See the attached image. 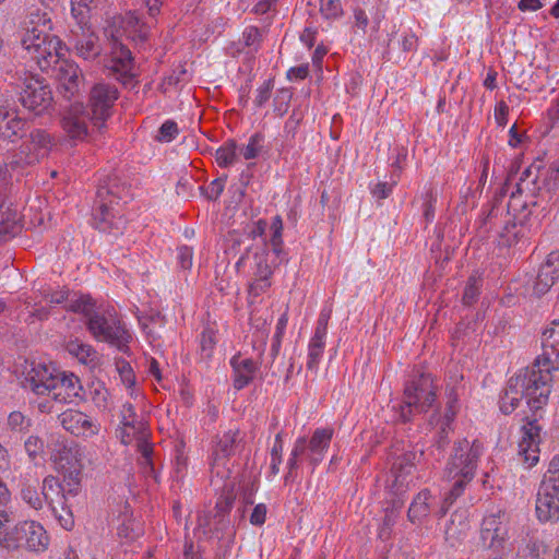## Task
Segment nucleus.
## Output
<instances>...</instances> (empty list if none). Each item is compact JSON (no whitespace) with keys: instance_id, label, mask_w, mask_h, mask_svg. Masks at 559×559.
<instances>
[{"instance_id":"obj_13","label":"nucleus","mask_w":559,"mask_h":559,"mask_svg":"<svg viewBox=\"0 0 559 559\" xmlns=\"http://www.w3.org/2000/svg\"><path fill=\"white\" fill-rule=\"evenodd\" d=\"M61 51L58 52V61L49 66V71L59 81L62 96L71 100L80 93L83 75L78 64L62 58Z\"/></svg>"},{"instance_id":"obj_57","label":"nucleus","mask_w":559,"mask_h":559,"mask_svg":"<svg viewBox=\"0 0 559 559\" xmlns=\"http://www.w3.org/2000/svg\"><path fill=\"white\" fill-rule=\"evenodd\" d=\"M211 473L221 479H227L230 476V468L228 467V457L222 459L221 455H213L211 465Z\"/></svg>"},{"instance_id":"obj_38","label":"nucleus","mask_w":559,"mask_h":559,"mask_svg":"<svg viewBox=\"0 0 559 559\" xmlns=\"http://www.w3.org/2000/svg\"><path fill=\"white\" fill-rule=\"evenodd\" d=\"M239 441V431L229 430L225 432L218 440L213 455H221L222 459L229 457L235 454L237 443Z\"/></svg>"},{"instance_id":"obj_58","label":"nucleus","mask_w":559,"mask_h":559,"mask_svg":"<svg viewBox=\"0 0 559 559\" xmlns=\"http://www.w3.org/2000/svg\"><path fill=\"white\" fill-rule=\"evenodd\" d=\"M307 450V439L305 437H300L296 440L294 449L290 453V457L288 460V475L290 476L293 471L298 466V457L300 455L306 454Z\"/></svg>"},{"instance_id":"obj_47","label":"nucleus","mask_w":559,"mask_h":559,"mask_svg":"<svg viewBox=\"0 0 559 559\" xmlns=\"http://www.w3.org/2000/svg\"><path fill=\"white\" fill-rule=\"evenodd\" d=\"M8 426L13 432L27 433L32 427V419L19 411L8 416Z\"/></svg>"},{"instance_id":"obj_40","label":"nucleus","mask_w":559,"mask_h":559,"mask_svg":"<svg viewBox=\"0 0 559 559\" xmlns=\"http://www.w3.org/2000/svg\"><path fill=\"white\" fill-rule=\"evenodd\" d=\"M117 436L123 444H130L133 440L138 441L145 436H150L145 423L135 424L134 428H118Z\"/></svg>"},{"instance_id":"obj_61","label":"nucleus","mask_w":559,"mask_h":559,"mask_svg":"<svg viewBox=\"0 0 559 559\" xmlns=\"http://www.w3.org/2000/svg\"><path fill=\"white\" fill-rule=\"evenodd\" d=\"M22 498L33 509L38 510L43 507V497L37 492L36 488L31 485H25L22 488Z\"/></svg>"},{"instance_id":"obj_22","label":"nucleus","mask_w":559,"mask_h":559,"mask_svg":"<svg viewBox=\"0 0 559 559\" xmlns=\"http://www.w3.org/2000/svg\"><path fill=\"white\" fill-rule=\"evenodd\" d=\"M540 426L536 421H528L522 428V439L519 443V455L528 467L538 462V444L540 442Z\"/></svg>"},{"instance_id":"obj_26","label":"nucleus","mask_w":559,"mask_h":559,"mask_svg":"<svg viewBox=\"0 0 559 559\" xmlns=\"http://www.w3.org/2000/svg\"><path fill=\"white\" fill-rule=\"evenodd\" d=\"M267 228V223L265 219H259L251 227L247 229V231L237 238L233 239V247H243V252L236 263L237 266L245 262L246 255L253 249V247L261 246L263 239V235Z\"/></svg>"},{"instance_id":"obj_1","label":"nucleus","mask_w":559,"mask_h":559,"mask_svg":"<svg viewBox=\"0 0 559 559\" xmlns=\"http://www.w3.org/2000/svg\"><path fill=\"white\" fill-rule=\"evenodd\" d=\"M547 379V373H544V377H537L535 371L528 367L510 378L503 395L500 397L501 412L511 414L523 397L527 399L530 407H540L542 404L546 403L550 393Z\"/></svg>"},{"instance_id":"obj_63","label":"nucleus","mask_w":559,"mask_h":559,"mask_svg":"<svg viewBox=\"0 0 559 559\" xmlns=\"http://www.w3.org/2000/svg\"><path fill=\"white\" fill-rule=\"evenodd\" d=\"M479 295V282L475 277H469L468 283L464 289L462 297L463 304L471 306L473 305Z\"/></svg>"},{"instance_id":"obj_15","label":"nucleus","mask_w":559,"mask_h":559,"mask_svg":"<svg viewBox=\"0 0 559 559\" xmlns=\"http://www.w3.org/2000/svg\"><path fill=\"white\" fill-rule=\"evenodd\" d=\"M559 278V252H550L538 273L527 282L526 294L537 297L545 295Z\"/></svg>"},{"instance_id":"obj_45","label":"nucleus","mask_w":559,"mask_h":559,"mask_svg":"<svg viewBox=\"0 0 559 559\" xmlns=\"http://www.w3.org/2000/svg\"><path fill=\"white\" fill-rule=\"evenodd\" d=\"M234 501L235 495L231 490H228L225 495L218 498L214 514V520L217 523L230 522V519H226V514L230 511Z\"/></svg>"},{"instance_id":"obj_43","label":"nucleus","mask_w":559,"mask_h":559,"mask_svg":"<svg viewBox=\"0 0 559 559\" xmlns=\"http://www.w3.org/2000/svg\"><path fill=\"white\" fill-rule=\"evenodd\" d=\"M98 189L112 190L108 193V200H112L114 204L119 205V201L127 198L128 189L124 185L120 183L119 179L115 177H108V179L98 187Z\"/></svg>"},{"instance_id":"obj_41","label":"nucleus","mask_w":559,"mask_h":559,"mask_svg":"<svg viewBox=\"0 0 559 559\" xmlns=\"http://www.w3.org/2000/svg\"><path fill=\"white\" fill-rule=\"evenodd\" d=\"M324 337L312 336L308 346V361L307 368L309 370H316L324 349Z\"/></svg>"},{"instance_id":"obj_64","label":"nucleus","mask_w":559,"mask_h":559,"mask_svg":"<svg viewBox=\"0 0 559 559\" xmlns=\"http://www.w3.org/2000/svg\"><path fill=\"white\" fill-rule=\"evenodd\" d=\"M290 98L292 93L288 90H281L274 98V111L283 116L287 111Z\"/></svg>"},{"instance_id":"obj_12","label":"nucleus","mask_w":559,"mask_h":559,"mask_svg":"<svg viewBox=\"0 0 559 559\" xmlns=\"http://www.w3.org/2000/svg\"><path fill=\"white\" fill-rule=\"evenodd\" d=\"M528 368L534 370L537 377H544V373H547V386H549L551 371L559 369V321L554 322L552 326L544 332L543 354Z\"/></svg>"},{"instance_id":"obj_32","label":"nucleus","mask_w":559,"mask_h":559,"mask_svg":"<svg viewBox=\"0 0 559 559\" xmlns=\"http://www.w3.org/2000/svg\"><path fill=\"white\" fill-rule=\"evenodd\" d=\"M538 489L556 498L559 502V456H555L550 461Z\"/></svg>"},{"instance_id":"obj_34","label":"nucleus","mask_w":559,"mask_h":559,"mask_svg":"<svg viewBox=\"0 0 559 559\" xmlns=\"http://www.w3.org/2000/svg\"><path fill=\"white\" fill-rule=\"evenodd\" d=\"M26 548L31 551L43 552L48 548L49 536L45 526H28L24 531Z\"/></svg>"},{"instance_id":"obj_8","label":"nucleus","mask_w":559,"mask_h":559,"mask_svg":"<svg viewBox=\"0 0 559 559\" xmlns=\"http://www.w3.org/2000/svg\"><path fill=\"white\" fill-rule=\"evenodd\" d=\"M17 103L35 116L48 114L53 107L51 87L35 76L25 78L15 86Z\"/></svg>"},{"instance_id":"obj_36","label":"nucleus","mask_w":559,"mask_h":559,"mask_svg":"<svg viewBox=\"0 0 559 559\" xmlns=\"http://www.w3.org/2000/svg\"><path fill=\"white\" fill-rule=\"evenodd\" d=\"M108 522H120L121 524H126L131 521V513L129 512V503L123 498H109L108 500Z\"/></svg>"},{"instance_id":"obj_18","label":"nucleus","mask_w":559,"mask_h":559,"mask_svg":"<svg viewBox=\"0 0 559 559\" xmlns=\"http://www.w3.org/2000/svg\"><path fill=\"white\" fill-rule=\"evenodd\" d=\"M8 180L0 168V243L13 237L20 230V217L12 202L7 200Z\"/></svg>"},{"instance_id":"obj_23","label":"nucleus","mask_w":559,"mask_h":559,"mask_svg":"<svg viewBox=\"0 0 559 559\" xmlns=\"http://www.w3.org/2000/svg\"><path fill=\"white\" fill-rule=\"evenodd\" d=\"M540 426L536 421H528L522 428V439L519 443V455L528 467L538 462V444L540 442Z\"/></svg>"},{"instance_id":"obj_52","label":"nucleus","mask_w":559,"mask_h":559,"mask_svg":"<svg viewBox=\"0 0 559 559\" xmlns=\"http://www.w3.org/2000/svg\"><path fill=\"white\" fill-rule=\"evenodd\" d=\"M320 12L328 20H334L343 14L341 0H320Z\"/></svg>"},{"instance_id":"obj_55","label":"nucleus","mask_w":559,"mask_h":559,"mask_svg":"<svg viewBox=\"0 0 559 559\" xmlns=\"http://www.w3.org/2000/svg\"><path fill=\"white\" fill-rule=\"evenodd\" d=\"M226 180L227 175H224L211 181L206 189L200 187V190L205 194L207 200H217L224 191Z\"/></svg>"},{"instance_id":"obj_33","label":"nucleus","mask_w":559,"mask_h":559,"mask_svg":"<svg viewBox=\"0 0 559 559\" xmlns=\"http://www.w3.org/2000/svg\"><path fill=\"white\" fill-rule=\"evenodd\" d=\"M66 348L68 353L75 357L81 364L90 366L97 364V352L88 344L73 340L67 343Z\"/></svg>"},{"instance_id":"obj_28","label":"nucleus","mask_w":559,"mask_h":559,"mask_svg":"<svg viewBox=\"0 0 559 559\" xmlns=\"http://www.w3.org/2000/svg\"><path fill=\"white\" fill-rule=\"evenodd\" d=\"M261 361L254 360L253 358H241L240 355H236L231 358L230 365L234 370V388L241 390L247 386L255 376Z\"/></svg>"},{"instance_id":"obj_39","label":"nucleus","mask_w":559,"mask_h":559,"mask_svg":"<svg viewBox=\"0 0 559 559\" xmlns=\"http://www.w3.org/2000/svg\"><path fill=\"white\" fill-rule=\"evenodd\" d=\"M24 536L19 526H0V546L5 549H15Z\"/></svg>"},{"instance_id":"obj_50","label":"nucleus","mask_w":559,"mask_h":559,"mask_svg":"<svg viewBox=\"0 0 559 559\" xmlns=\"http://www.w3.org/2000/svg\"><path fill=\"white\" fill-rule=\"evenodd\" d=\"M455 414H456V412L451 403L449 405V408L444 415V419L442 420L440 430L438 432L437 445L439 449L443 448L449 442L448 433H449V430L451 429L450 424L453 420Z\"/></svg>"},{"instance_id":"obj_29","label":"nucleus","mask_w":559,"mask_h":559,"mask_svg":"<svg viewBox=\"0 0 559 559\" xmlns=\"http://www.w3.org/2000/svg\"><path fill=\"white\" fill-rule=\"evenodd\" d=\"M424 455L423 450L408 451L399 456L392 465V476L394 477V486L402 489L407 486L406 477L412 474L415 463Z\"/></svg>"},{"instance_id":"obj_7","label":"nucleus","mask_w":559,"mask_h":559,"mask_svg":"<svg viewBox=\"0 0 559 559\" xmlns=\"http://www.w3.org/2000/svg\"><path fill=\"white\" fill-rule=\"evenodd\" d=\"M53 145L55 139L48 131L33 129L23 136V142L8 165L12 169L35 165L48 156Z\"/></svg>"},{"instance_id":"obj_44","label":"nucleus","mask_w":559,"mask_h":559,"mask_svg":"<svg viewBox=\"0 0 559 559\" xmlns=\"http://www.w3.org/2000/svg\"><path fill=\"white\" fill-rule=\"evenodd\" d=\"M40 28V27H51L50 26V17L46 11H40L39 9L31 10L23 21V28L27 32V28Z\"/></svg>"},{"instance_id":"obj_16","label":"nucleus","mask_w":559,"mask_h":559,"mask_svg":"<svg viewBox=\"0 0 559 559\" xmlns=\"http://www.w3.org/2000/svg\"><path fill=\"white\" fill-rule=\"evenodd\" d=\"M69 45L75 55L84 60H93L102 52L99 38L87 24L71 29Z\"/></svg>"},{"instance_id":"obj_3","label":"nucleus","mask_w":559,"mask_h":559,"mask_svg":"<svg viewBox=\"0 0 559 559\" xmlns=\"http://www.w3.org/2000/svg\"><path fill=\"white\" fill-rule=\"evenodd\" d=\"M481 453L483 445L477 440L471 443L467 439H462L455 443L454 453L445 468L448 478L454 480L445 502L452 503L463 493L465 486L475 476Z\"/></svg>"},{"instance_id":"obj_49","label":"nucleus","mask_w":559,"mask_h":559,"mask_svg":"<svg viewBox=\"0 0 559 559\" xmlns=\"http://www.w3.org/2000/svg\"><path fill=\"white\" fill-rule=\"evenodd\" d=\"M271 230H272V237L270 239L272 250L274 254L277 257L282 253L283 250V239H282V231H283V221L280 215H276L271 224Z\"/></svg>"},{"instance_id":"obj_11","label":"nucleus","mask_w":559,"mask_h":559,"mask_svg":"<svg viewBox=\"0 0 559 559\" xmlns=\"http://www.w3.org/2000/svg\"><path fill=\"white\" fill-rule=\"evenodd\" d=\"M111 190L98 189L96 194L97 207L94 212L95 227L108 234H121L126 226V219L121 214L120 206L108 200V193Z\"/></svg>"},{"instance_id":"obj_42","label":"nucleus","mask_w":559,"mask_h":559,"mask_svg":"<svg viewBox=\"0 0 559 559\" xmlns=\"http://www.w3.org/2000/svg\"><path fill=\"white\" fill-rule=\"evenodd\" d=\"M95 0H71V13L78 25L87 24Z\"/></svg>"},{"instance_id":"obj_5","label":"nucleus","mask_w":559,"mask_h":559,"mask_svg":"<svg viewBox=\"0 0 559 559\" xmlns=\"http://www.w3.org/2000/svg\"><path fill=\"white\" fill-rule=\"evenodd\" d=\"M50 29L51 27H28L21 38L23 48L43 72H49V66L58 61V52L63 49L61 40L48 34Z\"/></svg>"},{"instance_id":"obj_17","label":"nucleus","mask_w":559,"mask_h":559,"mask_svg":"<svg viewBox=\"0 0 559 559\" xmlns=\"http://www.w3.org/2000/svg\"><path fill=\"white\" fill-rule=\"evenodd\" d=\"M50 393L52 400L61 404L79 405L85 400L81 381L74 373L58 372Z\"/></svg>"},{"instance_id":"obj_20","label":"nucleus","mask_w":559,"mask_h":559,"mask_svg":"<svg viewBox=\"0 0 559 559\" xmlns=\"http://www.w3.org/2000/svg\"><path fill=\"white\" fill-rule=\"evenodd\" d=\"M57 373L52 366L32 364L24 379V388L37 395L50 394Z\"/></svg>"},{"instance_id":"obj_2","label":"nucleus","mask_w":559,"mask_h":559,"mask_svg":"<svg viewBox=\"0 0 559 559\" xmlns=\"http://www.w3.org/2000/svg\"><path fill=\"white\" fill-rule=\"evenodd\" d=\"M559 158L550 164L547 169L531 165L521 175L516 185L519 193H526L532 198L530 204L542 206L556 203L559 200Z\"/></svg>"},{"instance_id":"obj_21","label":"nucleus","mask_w":559,"mask_h":559,"mask_svg":"<svg viewBox=\"0 0 559 559\" xmlns=\"http://www.w3.org/2000/svg\"><path fill=\"white\" fill-rule=\"evenodd\" d=\"M87 121L91 115L82 103H73L63 114L61 127L71 139H84L87 135Z\"/></svg>"},{"instance_id":"obj_53","label":"nucleus","mask_w":559,"mask_h":559,"mask_svg":"<svg viewBox=\"0 0 559 559\" xmlns=\"http://www.w3.org/2000/svg\"><path fill=\"white\" fill-rule=\"evenodd\" d=\"M144 423L134 412V407L130 403H126L122 405L120 409V427L126 428L131 427L134 428L135 424Z\"/></svg>"},{"instance_id":"obj_4","label":"nucleus","mask_w":559,"mask_h":559,"mask_svg":"<svg viewBox=\"0 0 559 559\" xmlns=\"http://www.w3.org/2000/svg\"><path fill=\"white\" fill-rule=\"evenodd\" d=\"M436 400V386L430 374L420 373L408 381L404 389L403 403L399 405V420L407 423L415 413L427 412Z\"/></svg>"},{"instance_id":"obj_19","label":"nucleus","mask_w":559,"mask_h":559,"mask_svg":"<svg viewBox=\"0 0 559 559\" xmlns=\"http://www.w3.org/2000/svg\"><path fill=\"white\" fill-rule=\"evenodd\" d=\"M61 426L75 437L88 438L99 432L100 425L83 412L67 409L59 415Z\"/></svg>"},{"instance_id":"obj_62","label":"nucleus","mask_w":559,"mask_h":559,"mask_svg":"<svg viewBox=\"0 0 559 559\" xmlns=\"http://www.w3.org/2000/svg\"><path fill=\"white\" fill-rule=\"evenodd\" d=\"M177 134V123L173 120H167L160 126L158 134L156 135V140L159 142H170L176 138Z\"/></svg>"},{"instance_id":"obj_51","label":"nucleus","mask_w":559,"mask_h":559,"mask_svg":"<svg viewBox=\"0 0 559 559\" xmlns=\"http://www.w3.org/2000/svg\"><path fill=\"white\" fill-rule=\"evenodd\" d=\"M520 231L515 223L508 222L503 228L498 231L500 243L507 247L515 245L519 240Z\"/></svg>"},{"instance_id":"obj_31","label":"nucleus","mask_w":559,"mask_h":559,"mask_svg":"<svg viewBox=\"0 0 559 559\" xmlns=\"http://www.w3.org/2000/svg\"><path fill=\"white\" fill-rule=\"evenodd\" d=\"M536 515L540 522H558L559 501L538 489L536 498Z\"/></svg>"},{"instance_id":"obj_6","label":"nucleus","mask_w":559,"mask_h":559,"mask_svg":"<svg viewBox=\"0 0 559 559\" xmlns=\"http://www.w3.org/2000/svg\"><path fill=\"white\" fill-rule=\"evenodd\" d=\"M91 334L98 341L110 343L126 352L131 335L122 325L114 309H96L86 320Z\"/></svg>"},{"instance_id":"obj_37","label":"nucleus","mask_w":559,"mask_h":559,"mask_svg":"<svg viewBox=\"0 0 559 559\" xmlns=\"http://www.w3.org/2000/svg\"><path fill=\"white\" fill-rule=\"evenodd\" d=\"M429 499L430 492L427 490L420 491L413 500L407 516L411 522L424 521L429 513Z\"/></svg>"},{"instance_id":"obj_25","label":"nucleus","mask_w":559,"mask_h":559,"mask_svg":"<svg viewBox=\"0 0 559 559\" xmlns=\"http://www.w3.org/2000/svg\"><path fill=\"white\" fill-rule=\"evenodd\" d=\"M25 124V119L17 115L16 109L11 112L10 103L0 107V139L15 142L22 138L21 131H23Z\"/></svg>"},{"instance_id":"obj_60","label":"nucleus","mask_w":559,"mask_h":559,"mask_svg":"<svg viewBox=\"0 0 559 559\" xmlns=\"http://www.w3.org/2000/svg\"><path fill=\"white\" fill-rule=\"evenodd\" d=\"M116 534L122 544H128L143 535V530L142 526H117Z\"/></svg>"},{"instance_id":"obj_48","label":"nucleus","mask_w":559,"mask_h":559,"mask_svg":"<svg viewBox=\"0 0 559 559\" xmlns=\"http://www.w3.org/2000/svg\"><path fill=\"white\" fill-rule=\"evenodd\" d=\"M264 142V135L262 133H254L250 136L249 142L240 151L246 159H253L259 156L262 151Z\"/></svg>"},{"instance_id":"obj_35","label":"nucleus","mask_w":559,"mask_h":559,"mask_svg":"<svg viewBox=\"0 0 559 559\" xmlns=\"http://www.w3.org/2000/svg\"><path fill=\"white\" fill-rule=\"evenodd\" d=\"M63 491L64 488L62 487L57 477L49 475L44 478L41 496L50 506H52L55 502L58 504H62V501L64 499Z\"/></svg>"},{"instance_id":"obj_14","label":"nucleus","mask_w":559,"mask_h":559,"mask_svg":"<svg viewBox=\"0 0 559 559\" xmlns=\"http://www.w3.org/2000/svg\"><path fill=\"white\" fill-rule=\"evenodd\" d=\"M109 75L123 86L133 88L136 85V73L131 51L123 45H116L107 64Z\"/></svg>"},{"instance_id":"obj_46","label":"nucleus","mask_w":559,"mask_h":559,"mask_svg":"<svg viewBox=\"0 0 559 559\" xmlns=\"http://www.w3.org/2000/svg\"><path fill=\"white\" fill-rule=\"evenodd\" d=\"M237 145L236 142L230 140L225 145L216 150L215 159L219 167H228L237 158Z\"/></svg>"},{"instance_id":"obj_54","label":"nucleus","mask_w":559,"mask_h":559,"mask_svg":"<svg viewBox=\"0 0 559 559\" xmlns=\"http://www.w3.org/2000/svg\"><path fill=\"white\" fill-rule=\"evenodd\" d=\"M201 533V526H193L192 536L187 527V532L185 534V549H183V559H197L200 557L199 550L194 551V542L193 538L198 537Z\"/></svg>"},{"instance_id":"obj_59","label":"nucleus","mask_w":559,"mask_h":559,"mask_svg":"<svg viewBox=\"0 0 559 559\" xmlns=\"http://www.w3.org/2000/svg\"><path fill=\"white\" fill-rule=\"evenodd\" d=\"M437 190L430 187L425 194L424 199V217L427 222H431L435 217V203L437 202Z\"/></svg>"},{"instance_id":"obj_24","label":"nucleus","mask_w":559,"mask_h":559,"mask_svg":"<svg viewBox=\"0 0 559 559\" xmlns=\"http://www.w3.org/2000/svg\"><path fill=\"white\" fill-rule=\"evenodd\" d=\"M255 271L254 281L250 285V290L254 295H259L270 287V277L273 274V265L269 262V250L265 240L258 246L254 251Z\"/></svg>"},{"instance_id":"obj_27","label":"nucleus","mask_w":559,"mask_h":559,"mask_svg":"<svg viewBox=\"0 0 559 559\" xmlns=\"http://www.w3.org/2000/svg\"><path fill=\"white\" fill-rule=\"evenodd\" d=\"M334 430L332 428L316 429L310 440H307V459L312 466L323 461L324 453L330 447Z\"/></svg>"},{"instance_id":"obj_10","label":"nucleus","mask_w":559,"mask_h":559,"mask_svg":"<svg viewBox=\"0 0 559 559\" xmlns=\"http://www.w3.org/2000/svg\"><path fill=\"white\" fill-rule=\"evenodd\" d=\"M58 469L63 474V480L71 487L78 488L83 469V452L74 442H61L52 454Z\"/></svg>"},{"instance_id":"obj_56","label":"nucleus","mask_w":559,"mask_h":559,"mask_svg":"<svg viewBox=\"0 0 559 559\" xmlns=\"http://www.w3.org/2000/svg\"><path fill=\"white\" fill-rule=\"evenodd\" d=\"M69 309L73 312H81L83 313L86 319L93 313L95 309V305L93 300L90 297L82 296L69 305Z\"/></svg>"},{"instance_id":"obj_30","label":"nucleus","mask_w":559,"mask_h":559,"mask_svg":"<svg viewBox=\"0 0 559 559\" xmlns=\"http://www.w3.org/2000/svg\"><path fill=\"white\" fill-rule=\"evenodd\" d=\"M507 526H488L480 530V540L484 548L501 551L509 540Z\"/></svg>"},{"instance_id":"obj_9","label":"nucleus","mask_w":559,"mask_h":559,"mask_svg":"<svg viewBox=\"0 0 559 559\" xmlns=\"http://www.w3.org/2000/svg\"><path fill=\"white\" fill-rule=\"evenodd\" d=\"M119 97L116 86L107 83L95 84L90 92L88 108L91 122L94 128L102 131L106 127L107 119L112 114L115 102Z\"/></svg>"}]
</instances>
